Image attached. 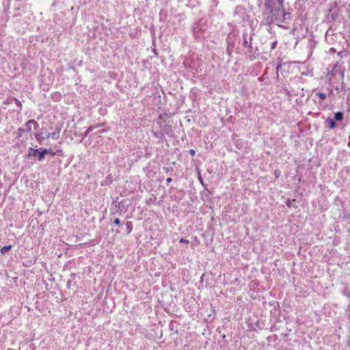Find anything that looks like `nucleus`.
<instances>
[{
	"label": "nucleus",
	"instance_id": "obj_10",
	"mask_svg": "<svg viewBox=\"0 0 350 350\" xmlns=\"http://www.w3.org/2000/svg\"><path fill=\"white\" fill-rule=\"evenodd\" d=\"M23 131H24L23 129L19 128L18 129V133H18V137H21Z\"/></svg>",
	"mask_w": 350,
	"mask_h": 350
},
{
	"label": "nucleus",
	"instance_id": "obj_1",
	"mask_svg": "<svg viewBox=\"0 0 350 350\" xmlns=\"http://www.w3.org/2000/svg\"><path fill=\"white\" fill-rule=\"evenodd\" d=\"M48 153L53 157L55 155V152H52L50 150H47L46 148L42 149L41 151H39L38 149L33 150L32 155L33 157L38 155V160L42 161L44 158L45 154Z\"/></svg>",
	"mask_w": 350,
	"mask_h": 350
},
{
	"label": "nucleus",
	"instance_id": "obj_5",
	"mask_svg": "<svg viewBox=\"0 0 350 350\" xmlns=\"http://www.w3.org/2000/svg\"><path fill=\"white\" fill-rule=\"evenodd\" d=\"M327 126L329 129H334L336 126L335 121L332 119L327 120Z\"/></svg>",
	"mask_w": 350,
	"mask_h": 350
},
{
	"label": "nucleus",
	"instance_id": "obj_12",
	"mask_svg": "<svg viewBox=\"0 0 350 350\" xmlns=\"http://www.w3.org/2000/svg\"><path fill=\"white\" fill-rule=\"evenodd\" d=\"M113 223L116 224V225H119L120 224V219L119 218H116L114 220H113Z\"/></svg>",
	"mask_w": 350,
	"mask_h": 350
},
{
	"label": "nucleus",
	"instance_id": "obj_2",
	"mask_svg": "<svg viewBox=\"0 0 350 350\" xmlns=\"http://www.w3.org/2000/svg\"><path fill=\"white\" fill-rule=\"evenodd\" d=\"M61 129L59 128H57L55 129V131L52 133L51 134L50 133H46V137L49 138L50 136L54 139H57L59 137V134L60 133Z\"/></svg>",
	"mask_w": 350,
	"mask_h": 350
},
{
	"label": "nucleus",
	"instance_id": "obj_9",
	"mask_svg": "<svg viewBox=\"0 0 350 350\" xmlns=\"http://www.w3.org/2000/svg\"><path fill=\"white\" fill-rule=\"evenodd\" d=\"M180 243H185V244H187H187H189V240H187V239H185L182 238V239H180Z\"/></svg>",
	"mask_w": 350,
	"mask_h": 350
},
{
	"label": "nucleus",
	"instance_id": "obj_3",
	"mask_svg": "<svg viewBox=\"0 0 350 350\" xmlns=\"http://www.w3.org/2000/svg\"><path fill=\"white\" fill-rule=\"evenodd\" d=\"M126 228L127 233L130 234L133 230V223L131 221H127L126 223Z\"/></svg>",
	"mask_w": 350,
	"mask_h": 350
},
{
	"label": "nucleus",
	"instance_id": "obj_14",
	"mask_svg": "<svg viewBox=\"0 0 350 350\" xmlns=\"http://www.w3.org/2000/svg\"><path fill=\"white\" fill-rule=\"evenodd\" d=\"M172 181V179L171 178H167V180H166V182H167V183H171Z\"/></svg>",
	"mask_w": 350,
	"mask_h": 350
},
{
	"label": "nucleus",
	"instance_id": "obj_16",
	"mask_svg": "<svg viewBox=\"0 0 350 350\" xmlns=\"http://www.w3.org/2000/svg\"><path fill=\"white\" fill-rule=\"evenodd\" d=\"M16 104L18 106H21V103H20V101H19L18 100H16Z\"/></svg>",
	"mask_w": 350,
	"mask_h": 350
},
{
	"label": "nucleus",
	"instance_id": "obj_8",
	"mask_svg": "<svg viewBox=\"0 0 350 350\" xmlns=\"http://www.w3.org/2000/svg\"><path fill=\"white\" fill-rule=\"evenodd\" d=\"M317 94L321 100H325L327 97L326 94L323 92H318Z\"/></svg>",
	"mask_w": 350,
	"mask_h": 350
},
{
	"label": "nucleus",
	"instance_id": "obj_11",
	"mask_svg": "<svg viewBox=\"0 0 350 350\" xmlns=\"http://www.w3.org/2000/svg\"><path fill=\"white\" fill-rule=\"evenodd\" d=\"M198 179H199V181L200 182V183L204 185V180L200 175V173L198 174Z\"/></svg>",
	"mask_w": 350,
	"mask_h": 350
},
{
	"label": "nucleus",
	"instance_id": "obj_13",
	"mask_svg": "<svg viewBox=\"0 0 350 350\" xmlns=\"http://www.w3.org/2000/svg\"><path fill=\"white\" fill-rule=\"evenodd\" d=\"M189 153H190V154H191V156H194V155L196 154V151H195L194 150H193V149H191V150H189Z\"/></svg>",
	"mask_w": 350,
	"mask_h": 350
},
{
	"label": "nucleus",
	"instance_id": "obj_4",
	"mask_svg": "<svg viewBox=\"0 0 350 350\" xmlns=\"http://www.w3.org/2000/svg\"><path fill=\"white\" fill-rule=\"evenodd\" d=\"M11 248H12V245H7V246H3V247H2L1 248L0 252H1V253L2 254H5L6 252H9V251L11 250Z\"/></svg>",
	"mask_w": 350,
	"mask_h": 350
},
{
	"label": "nucleus",
	"instance_id": "obj_15",
	"mask_svg": "<svg viewBox=\"0 0 350 350\" xmlns=\"http://www.w3.org/2000/svg\"><path fill=\"white\" fill-rule=\"evenodd\" d=\"M275 175L276 178H278V177H279V175H280V172H278V171H275Z\"/></svg>",
	"mask_w": 350,
	"mask_h": 350
},
{
	"label": "nucleus",
	"instance_id": "obj_7",
	"mask_svg": "<svg viewBox=\"0 0 350 350\" xmlns=\"http://www.w3.org/2000/svg\"><path fill=\"white\" fill-rule=\"evenodd\" d=\"M36 122L33 120H29L27 123H26V125L28 127L29 130L30 131L31 130V125H35L36 124Z\"/></svg>",
	"mask_w": 350,
	"mask_h": 350
},
{
	"label": "nucleus",
	"instance_id": "obj_6",
	"mask_svg": "<svg viewBox=\"0 0 350 350\" xmlns=\"http://www.w3.org/2000/svg\"><path fill=\"white\" fill-rule=\"evenodd\" d=\"M343 118V114L342 112H336L334 114V119L337 121L342 120Z\"/></svg>",
	"mask_w": 350,
	"mask_h": 350
}]
</instances>
